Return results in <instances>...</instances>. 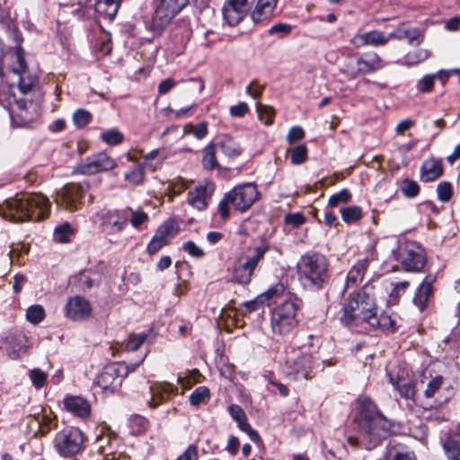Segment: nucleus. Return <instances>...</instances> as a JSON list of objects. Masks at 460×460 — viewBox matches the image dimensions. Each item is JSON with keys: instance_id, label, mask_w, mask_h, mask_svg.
<instances>
[{"instance_id": "obj_1", "label": "nucleus", "mask_w": 460, "mask_h": 460, "mask_svg": "<svg viewBox=\"0 0 460 460\" xmlns=\"http://www.w3.org/2000/svg\"><path fill=\"white\" fill-rule=\"evenodd\" d=\"M49 203L40 193H21L0 205V216L12 222L39 221L48 217Z\"/></svg>"}, {"instance_id": "obj_2", "label": "nucleus", "mask_w": 460, "mask_h": 460, "mask_svg": "<svg viewBox=\"0 0 460 460\" xmlns=\"http://www.w3.org/2000/svg\"><path fill=\"white\" fill-rule=\"evenodd\" d=\"M358 412L355 419L362 436L369 439L367 448H372L392 433V422L376 408L374 402L367 397L358 400Z\"/></svg>"}, {"instance_id": "obj_3", "label": "nucleus", "mask_w": 460, "mask_h": 460, "mask_svg": "<svg viewBox=\"0 0 460 460\" xmlns=\"http://www.w3.org/2000/svg\"><path fill=\"white\" fill-rule=\"evenodd\" d=\"M376 311L375 287L367 283L359 291L349 296L341 321L350 328L367 331V325Z\"/></svg>"}, {"instance_id": "obj_4", "label": "nucleus", "mask_w": 460, "mask_h": 460, "mask_svg": "<svg viewBox=\"0 0 460 460\" xmlns=\"http://www.w3.org/2000/svg\"><path fill=\"white\" fill-rule=\"evenodd\" d=\"M298 275L303 284L313 290H320L329 280V261L317 252L302 255L297 262Z\"/></svg>"}, {"instance_id": "obj_5", "label": "nucleus", "mask_w": 460, "mask_h": 460, "mask_svg": "<svg viewBox=\"0 0 460 460\" xmlns=\"http://www.w3.org/2000/svg\"><path fill=\"white\" fill-rule=\"evenodd\" d=\"M260 193L254 183H244L234 187L227 192L218 205V211L222 219L229 217V205L239 211H246L258 200Z\"/></svg>"}, {"instance_id": "obj_6", "label": "nucleus", "mask_w": 460, "mask_h": 460, "mask_svg": "<svg viewBox=\"0 0 460 460\" xmlns=\"http://www.w3.org/2000/svg\"><path fill=\"white\" fill-rule=\"evenodd\" d=\"M300 309V302L289 299L276 306L270 316V326L274 334L285 336L289 334L297 325L296 314Z\"/></svg>"}, {"instance_id": "obj_7", "label": "nucleus", "mask_w": 460, "mask_h": 460, "mask_svg": "<svg viewBox=\"0 0 460 460\" xmlns=\"http://www.w3.org/2000/svg\"><path fill=\"white\" fill-rule=\"evenodd\" d=\"M10 106V116L12 124L14 127L25 128L36 121L40 114L41 108L39 102L27 100H17L11 96L4 100Z\"/></svg>"}, {"instance_id": "obj_8", "label": "nucleus", "mask_w": 460, "mask_h": 460, "mask_svg": "<svg viewBox=\"0 0 460 460\" xmlns=\"http://www.w3.org/2000/svg\"><path fill=\"white\" fill-rule=\"evenodd\" d=\"M13 64L10 66V71L17 79V85L22 94L30 93L38 83V77L31 74L28 70L24 50L21 44H17L13 54Z\"/></svg>"}, {"instance_id": "obj_9", "label": "nucleus", "mask_w": 460, "mask_h": 460, "mask_svg": "<svg viewBox=\"0 0 460 460\" xmlns=\"http://www.w3.org/2000/svg\"><path fill=\"white\" fill-rule=\"evenodd\" d=\"M84 436L77 428L59 431L54 439L58 452L63 456H71L83 450Z\"/></svg>"}, {"instance_id": "obj_10", "label": "nucleus", "mask_w": 460, "mask_h": 460, "mask_svg": "<svg viewBox=\"0 0 460 460\" xmlns=\"http://www.w3.org/2000/svg\"><path fill=\"white\" fill-rule=\"evenodd\" d=\"M128 367L120 363H111L106 365L102 371L95 378L93 385L99 386L103 391L114 393L122 383V380L128 376Z\"/></svg>"}, {"instance_id": "obj_11", "label": "nucleus", "mask_w": 460, "mask_h": 460, "mask_svg": "<svg viewBox=\"0 0 460 460\" xmlns=\"http://www.w3.org/2000/svg\"><path fill=\"white\" fill-rule=\"evenodd\" d=\"M188 4V0H158L152 21L155 31H161Z\"/></svg>"}, {"instance_id": "obj_12", "label": "nucleus", "mask_w": 460, "mask_h": 460, "mask_svg": "<svg viewBox=\"0 0 460 460\" xmlns=\"http://www.w3.org/2000/svg\"><path fill=\"white\" fill-rule=\"evenodd\" d=\"M89 189L88 182L69 183L57 192L55 199L58 206L69 211L80 208L81 200Z\"/></svg>"}, {"instance_id": "obj_13", "label": "nucleus", "mask_w": 460, "mask_h": 460, "mask_svg": "<svg viewBox=\"0 0 460 460\" xmlns=\"http://www.w3.org/2000/svg\"><path fill=\"white\" fill-rule=\"evenodd\" d=\"M128 222V210L112 209L101 215V232L106 235H115L121 233Z\"/></svg>"}, {"instance_id": "obj_14", "label": "nucleus", "mask_w": 460, "mask_h": 460, "mask_svg": "<svg viewBox=\"0 0 460 460\" xmlns=\"http://www.w3.org/2000/svg\"><path fill=\"white\" fill-rule=\"evenodd\" d=\"M115 166L116 162L107 154L98 153L78 164L75 172L83 175H93L112 170Z\"/></svg>"}, {"instance_id": "obj_15", "label": "nucleus", "mask_w": 460, "mask_h": 460, "mask_svg": "<svg viewBox=\"0 0 460 460\" xmlns=\"http://www.w3.org/2000/svg\"><path fill=\"white\" fill-rule=\"evenodd\" d=\"M399 260L406 271H420L426 264L424 250L415 243H408L403 246Z\"/></svg>"}, {"instance_id": "obj_16", "label": "nucleus", "mask_w": 460, "mask_h": 460, "mask_svg": "<svg viewBox=\"0 0 460 460\" xmlns=\"http://www.w3.org/2000/svg\"><path fill=\"white\" fill-rule=\"evenodd\" d=\"M66 316L73 321H83L91 315L90 303L80 296L70 297L66 302Z\"/></svg>"}, {"instance_id": "obj_17", "label": "nucleus", "mask_w": 460, "mask_h": 460, "mask_svg": "<svg viewBox=\"0 0 460 460\" xmlns=\"http://www.w3.org/2000/svg\"><path fill=\"white\" fill-rule=\"evenodd\" d=\"M213 192V183L206 181L189 191L188 203L199 210H203L208 207V200L211 199Z\"/></svg>"}, {"instance_id": "obj_18", "label": "nucleus", "mask_w": 460, "mask_h": 460, "mask_svg": "<svg viewBox=\"0 0 460 460\" xmlns=\"http://www.w3.org/2000/svg\"><path fill=\"white\" fill-rule=\"evenodd\" d=\"M400 320L396 314H388L386 312L377 314L376 310L367 325V331L379 329L383 332H394L397 330Z\"/></svg>"}, {"instance_id": "obj_19", "label": "nucleus", "mask_w": 460, "mask_h": 460, "mask_svg": "<svg viewBox=\"0 0 460 460\" xmlns=\"http://www.w3.org/2000/svg\"><path fill=\"white\" fill-rule=\"evenodd\" d=\"M314 367V358L310 353H301L290 365L289 374L294 375L296 379H310L311 373Z\"/></svg>"}, {"instance_id": "obj_20", "label": "nucleus", "mask_w": 460, "mask_h": 460, "mask_svg": "<svg viewBox=\"0 0 460 460\" xmlns=\"http://www.w3.org/2000/svg\"><path fill=\"white\" fill-rule=\"evenodd\" d=\"M435 281V276L430 274L427 275L414 294L412 302L420 311H423L429 305L432 296L433 284Z\"/></svg>"}, {"instance_id": "obj_21", "label": "nucleus", "mask_w": 460, "mask_h": 460, "mask_svg": "<svg viewBox=\"0 0 460 460\" xmlns=\"http://www.w3.org/2000/svg\"><path fill=\"white\" fill-rule=\"evenodd\" d=\"M151 398L148 405L151 408L157 407L162 402L167 399L171 394L177 393L178 388L171 383L164 382L150 385Z\"/></svg>"}, {"instance_id": "obj_22", "label": "nucleus", "mask_w": 460, "mask_h": 460, "mask_svg": "<svg viewBox=\"0 0 460 460\" xmlns=\"http://www.w3.org/2000/svg\"><path fill=\"white\" fill-rule=\"evenodd\" d=\"M389 41L388 35L379 31H373L362 34L355 35L351 42L358 48L366 45L382 46Z\"/></svg>"}, {"instance_id": "obj_23", "label": "nucleus", "mask_w": 460, "mask_h": 460, "mask_svg": "<svg viewBox=\"0 0 460 460\" xmlns=\"http://www.w3.org/2000/svg\"><path fill=\"white\" fill-rule=\"evenodd\" d=\"M248 11L249 9L241 6V4L234 0H227L222 10L224 18L230 26L238 24Z\"/></svg>"}, {"instance_id": "obj_24", "label": "nucleus", "mask_w": 460, "mask_h": 460, "mask_svg": "<svg viewBox=\"0 0 460 460\" xmlns=\"http://www.w3.org/2000/svg\"><path fill=\"white\" fill-rule=\"evenodd\" d=\"M25 335L21 332L7 336L5 350L9 357L13 359H16L20 358L21 355L24 354L27 349Z\"/></svg>"}, {"instance_id": "obj_25", "label": "nucleus", "mask_w": 460, "mask_h": 460, "mask_svg": "<svg viewBox=\"0 0 460 460\" xmlns=\"http://www.w3.org/2000/svg\"><path fill=\"white\" fill-rule=\"evenodd\" d=\"M369 259L365 258L358 260L349 270L346 278L345 288H352L357 287L364 278L368 268Z\"/></svg>"}, {"instance_id": "obj_26", "label": "nucleus", "mask_w": 460, "mask_h": 460, "mask_svg": "<svg viewBox=\"0 0 460 460\" xmlns=\"http://www.w3.org/2000/svg\"><path fill=\"white\" fill-rule=\"evenodd\" d=\"M443 173L442 164L435 158L427 159L420 167V180L423 182L434 181Z\"/></svg>"}, {"instance_id": "obj_27", "label": "nucleus", "mask_w": 460, "mask_h": 460, "mask_svg": "<svg viewBox=\"0 0 460 460\" xmlns=\"http://www.w3.org/2000/svg\"><path fill=\"white\" fill-rule=\"evenodd\" d=\"M277 0H258L251 18L254 23H261L269 20L276 8Z\"/></svg>"}, {"instance_id": "obj_28", "label": "nucleus", "mask_w": 460, "mask_h": 460, "mask_svg": "<svg viewBox=\"0 0 460 460\" xmlns=\"http://www.w3.org/2000/svg\"><path fill=\"white\" fill-rule=\"evenodd\" d=\"M65 408L80 418H86L90 414V404L86 400L79 396H69L64 401Z\"/></svg>"}, {"instance_id": "obj_29", "label": "nucleus", "mask_w": 460, "mask_h": 460, "mask_svg": "<svg viewBox=\"0 0 460 460\" xmlns=\"http://www.w3.org/2000/svg\"><path fill=\"white\" fill-rule=\"evenodd\" d=\"M255 268L245 259L235 262L233 272L234 281L242 285L251 282Z\"/></svg>"}, {"instance_id": "obj_30", "label": "nucleus", "mask_w": 460, "mask_h": 460, "mask_svg": "<svg viewBox=\"0 0 460 460\" xmlns=\"http://www.w3.org/2000/svg\"><path fill=\"white\" fill-rule=\"evenodd\" d=\"M217 149L229 158L239 156L243 149L240 145L231 137L224 136L218 141L214 143Z\"/></svg>"}, {"instance_id": "obj_31", "label": "nucleus", "mask_w": 460, "mask_h": 460, "mask_svg": "<svg viewBox=\"0 0 460 460\" xmlns=\"http://www.w3.org/2000/svg\"><path fill=\"white\" fill-rule=\"evenodd\" d=\"M389 40L391 39L406 40L408 43L419 45L421 41V34L417 29L398 27L393 32L388 34Z\"/></svg>"}, {"instance_id": "obj_32", "label": "nucleus", "mask_w": 460, "mask_h": 460, "mask_svg": "<svg viewBox=\"0 0 460 460\" xmlns=\"http://www.w3.org/2000/svg\"><path fill=\"white\" fill-rule=\"evenodd\" d=\"M270 244L265 237H260L253 241V253L245 259L256 269L258 263L263 259L265 253L270 250Z\"/></svg>"}, {"instance_id": "obj_33", "label": "nucleus", "mask_w": 460, "mask_h": 460, "mask_svg": "<svg viewBox=\"0 0 460 460\" xmlns=\"http://www.w3.org/2000/svg\"><path fill=\"white\" fill-rule=\"evenodd\" d=\"M443 447L450 460H460V432L451 433Z\"/></svg>"}, {"instance_id": "obj_34", "label": "nucleus", "mask_w": 460, "mask_h": 460, "mask_svg": "<svg viewBox=\"0 0 460 460\" xmlns=\"http://www.w3.org/2000/svg\"><path fill=\"white\" fill-rule=\"evenodd\" d=\"M359 62L362 75L374 73L383 67V61L376 53L369 54L366 58L360 57Z\"/></svg>"}, {"instance_id": "obj_35", "label": "nucleus", "mask_w": 460, "mask_h": 460, "mask_svg": "<svg viewBox=\"0 0 460 460\" xmlns=\"http://www.w3.org/2000/svg\"><path fill=\"white\" fill-rule=\"evenodd\" d=\"M120 0H97L95 11L109 19H113L119 10Z\"/></svg>"}, {"instance_id": "obj_36", "label": "nucleus", "mask_w": 460, "mask_h": 460, "mask_svg": "<svg viewBox=\"0 0 460 460\" xmlns=\"http://www.w3.org/2000/svg\"><path fill=\"white\" fill-rule=\"evenodd\" d=\"M217 146L214 143H210L206 146L202 151V166L207 171H213L219 168V164L217 159Z\"/></svg>"}, {"instance_id": "obj_37", "label": "nucleus", "mask_w": 460, "mask_h": 460, "mask_svg": "<svg viewBox=\"0 0 460 460\" xmlns=\"http://www.w3.org/2000/svg\"><path fill=\"white\" fill-rule=\"evenodd\" d=\"M75 229L68 222L57 226L54 230V239L61 243H68L75 234Z\"/></svg>"}, {"instance_id": "obj_38", "label": "nucleus", "mask_w": 460, "mask_h": 460, "mask_svg": "<svg viewBox=\"0 0 460 460\" xmlns=\"http://www.w3.org/2000/svg\"><path fill=\"white\" fill-rule=\"evenodd\" d=\"M389 380L390 383L398 390L401 396L406 399H410L415 395V386L411 382H403L401 384L400 379H394L391 374H389Z\"/></svg>"}, {"instance_id": "obj_39", "label": "nucleus", "mask_w": 460, "mask_h": 460, "mask_svg": "<svg viewBox=\"0 0 460 460\" xmlns=\"http://www.w3.org/2000/svg\"><path fill=\"white\" fill-rule=\"evenodd\" d=\"M287 153L290 155V161L295 165H299L307 160V147L305 144L288 148Z\"/></svg>"}, {"instance_id": "obj_40", "label": "nucleus", "mask_w": 460, "mask_h": 460, "mask_svg": "<svg viewBox=\"0 0 460 460\" xmlns=\"http://www.w3.org/2000/svg\"><path fill=\"white\" fill-rule=\"evenodd\" d=\"M446 74V71L440 70L434 75H426L420 80H419L417 88L420 93H426L431 92L436 78H440L442 75Z\"/></svg>"}, {"instance_id": "obj_41", "label": "nucleus", "mask_w": 460, "mask_h": 460, "mask_svg": "<svg viewBox=\"0 0 460 460\" xmlns=\"http://www.w3.org/2000/svg\"><path fill=\"white\" fill-rule=\"evenodd\" d=\"M125 210H128V221L136 229H140L142 225L149 220L148 215L141 209L133 210L128 208Z\"/></svg>"}, {"instance_id": "obj_42", "label": "nucleus", "mask_w": 460, "mask_h": 460, "mask_svg": "<svg viewBox=\"0 0 460 460\" xmlns=\"http://www.w3.org/2000/svg\"><path fill=\"white\" fill-rule=\"evenodd\" d=\"M400 190L404 197L411 199L420 193V186L415 181L406 178L401 181Z\"/></svg>"}, {"instance_id": "obj_43", "label": "nucleus", "mask_w": 460, "mask_h": 460, "mask_svg": "<svg viewBox=\"0 0 460 460\" xmlns=\"http://www.w3.org/2000/svg\"><path fill=\"white\" fill-rule=\"evenodd\" d=\"M178 231L179 226L177 223L172 219H168L158 227L156 234L167 241L169 237L174 236Z\"/></svg>"}, {"instance_id": "obj_44", "label": "nucleus", "mask_w": 460, "mask_h": 460, "mask_svg": "<svg viewBox=\"0 0 460 460\" xmlns=\"http://www.w3.org/2000/svg\"><path fill=\"white\" fill-rule=\"evenodd\" d=\"M342 220L347 224H352L362 217V209L358 206H351L341 209Z\"/></svg>"}, {"instance_id": "obj_45", "label": "nucleus", "mask_w": 460, "mask_h": 460, "mask_svg": "<svg viewBox=\"0 0 460 460\" xmlns=\"http://www.w3.org/2000/svg\"><path fill=\"white\" fill-rule=\"evenodd\" d=\"M210 392L206 386H199L190 395V402L193 406H198L206 402L209 399Z\"/></svg>"}, {"instance_id": "obj_46", "label": "nucleus", "mask_w": 460, "mask_h": 460, "mask_svg": "<svg viewBox=\"0 0 460 460\" xmlns=\"http://www.w3.org/2000/svg\"><path fill=\"white\" fill-rule=\"evenodd\" d=\"M285 291V286L283 283H277L276 285L270 287L268 290L261 293V296H262V298L267 304V305H270V301L275 300L276 298L279 297L281 295H283Z\"/></svg>"}, {"instance_id": "obj_47", "label": "nucleus", "mask_w": 460, "mask_h": 460, "mask_svg": "<svg viewBox=\"0 0 460 460\" xmlns=\"http://www.w3.org/2000/svg\"><path fill=\"white\" fill-rule=\"evenodd\" d=\"M44 317L45 311L40 305H31L26 311L27 320L33 324H38L44 319Z\"/></svg>"}, {"instance_id": "obj_48", "label": "nucleus", "mask_w": 460, "mask_h": 460, "mask_svg": "<svg viewBox=\"0 0 460 460\" xmlns=\"http://www.w3.org/2000/svg\"><path fill=\"white\" fill-rule=\"evenodd\" d=\"M360 57H353L348 59L344 64L342 71L351 77H357L361 74V66L359 65Z\"/></svg>"}, {"instance_id": "obj_49", "label": "nucleus", "mask_w": 460, "mask_h": 460, "mask_svg": "<svg viewBox=\"0 0 460 460\" xmlns=\"http://www.w3.org/2000/svg\"><path fill=\"white\" fill-rule=\"evenodd\" d=\"M351 199V194L347 189H342L338 193L329 198L328 205L331 208L338 207L340 204H346Z\"/></svg>"}, {"instance_id": "obj_50", "label": "nucleus", "mask_w": 460, "mask_h": 460, "mask_svg": "<svg viewBox=\"0 0 460 460\" xmlns=\"http://www.w3.org/2000/svg\"><path fill=\"white\" fill-rule=\"evenodd\" d=\"M228 412L231 417L236 421L238 428L243 427V423H247V417L244 411L237 404H231L228 407Z\"/></svg>"}, {"instance_id": "obj_51", "label": "nucleus", "mask_w": 460, "mask_h": 460, "mask_svg": "<svg viewBox=\"0 0 460 460\" xmlns=\"http://www.w3.org/2000/svg\"><path fill=\"white\" fill-rule=\"evenodd\" d=\"M101 138L106 144L114 146L122 142L123 135L118 129H110L102 133Z\"/></svg>"}, {"instance_id": "obj_52", "label": "nucleus", "mask_w": 460, "mask_h": 460, "mask_svg": "<svg viewBox=\"0 0 460 460\" xmlns=\"http://www.w3.org/2000/svg\"><path fill=\"white\" fill-rule=\"evenodd\" d=\"M444 382V377L442 376H437L433 377L427 385V387L424 391V395L426 398H432L440 389L442 384Z\"/></svg>"}, {"instance_id": "obj_53", "label": "nucleus", "mask_w": 460, "mask_h": 460, "mask_svg": "<svg viewBox=\"0 0 460 460\" xmlns=\"http://www.w3.org/2000/svg\"><path fill=\"white\" fill-rule=\"evenodd\" d=\"M185 132L192 134L197 139H202L208 134V124L207 122L197 125L189 124L185 127Z\"/></svg>"}, {"instance_id": "obj_54", "label": "nucleus", "mask_w": 460, "mask_h": 460, "mask_svg": "<svg viewBox=\"0 0 460 460\" xmlns=\"http://www.w3.org/2000/svg\"><path fill=\"white\" fill-rule=\"evenodd\" d=\"M91 113L85 110L80 109L75 111L73 120L77 128H84L91 121Z\"/></svg>"}, {"instance_id": "obj_55", "label": "nucleus", "mask_w": 460, "mask_h": 460, "mask_svg": "<svg viewBox=\"0 0 460 460\" xmlns=\"http://www.w3.org/2000/svg\"><path fill=\"white\" fill-rule=\"evenodd\" d=\"M32 385L37 388H41L47 380V374L40 368H33L29 373Z\"/></svg>"}, {"instance_id": "obj_56", "label": "nucleus", "mask_w": 460, "mask_h": 460, "mask_svg": "<svg viewBox=\"0 0 460 460\" xmlns=\"http://www.w3.org/2000/svg\"><path fill=\"white\" fill-rule=\"evenodd\" d=\"M257 111L264 124L270 125L272 123V119L275 115V111L272 107L260 104L257 106Z\"/></svg>"}, {"instance_id": "obj_57", "label": "nucleus", "mask_w": 460, "mask_h": 460, "mask_svg": "<svg viewBox=\"0 0 460 460\" xmlns=\"http://www.w3.org/2000/svg\"><path fill=\"white\" fill-rule=\"evenodd\" d=\"M438 198L442 202H447L453 194L452 185L447 181L440 182L437 187Z\"/></svg>"}, {"instance_id": "obj_58", "label": "nucleus", "mask_w": 460, "mask_h": 460, "mask_svg": "<svg viewBox=\"0 0 460 460\" xmlns=\"http://www.w3.org/2000/svg\"><path fill=\"white\" fill-rule=\"evenodd\" d=\"M292 25L279 22L272 25L269 29L268 33L270 35H278L279 38H282L288 35L292 31Z\"/></svg>"}, {"instance_id": "obj_59", "label": "nucleus", "mask_w": 460, "mask_h": 460, "mask_svg": "<svg viewBox=\"0 0 460 460\" xmlns=\"http://www.w3.org/2000/svg\"><path fill=\"white\" fill-rule=\"evenodd\" d=\"M144 174V166L139 165L132 168L128 172H127L125 178L127 181L134 184H138L142 182Z\"/></svg>"}, {"instance_id": "obj_60", "label": "nucleus", "mask_w": 460, "mask_h": 460, "mask_svg": "<svg viewBox=\"0 0 460 460\" xmlns=\"http://www.w3.org/2000/svg\"><path fill=\"white\" fill-rule=\"evenodd\" d=\"M167 241L163 237L159 236L156 233L148 243L147 252L151 255L158 252L165 244Z\"/></svg>"}, {"instance_id": "obj_61", "label": "nucleus", "mask_w": 460, "mask_h": 460, "mask_svg": "<svg viewBox=\"0 0 460 460\" xmlns=\"http://www.w3.org/2000/svg\"><path fill=\"white\" fill-rule=\"evenodd\" d=\"M264 305H267L265 304L262 296L261 294L257 296L254 299L246 301L243 304V306L244 308V313H251L253 311L258 310L260 307H262Z\"/></svg>"}, {"instance_id": "obj_62", "label": "nucleus", "mask_w": 460, "mask_h": 460, "mask_svg": "<svg viewBox=\"0 0 460 460\" xmlns=\"http://www.w3.org/2000/svg\"><path fill=\"white\" fill-rule=\"evenodd\" d=\"M146 334H139L137 336H133V337H130L127 342H126V345H125V348L128 349V350H130V351H136L137 350L140 346L144 343V341H146Z\"/></svg>"}, {"instance_id": "obj_63", "label": "nucleus", "mask_w": 460, "mask_h": 460, "mask_svg": "<svg viewBox=\"0 0 460 460\" xmlns=\"http://www.w3.org/2000/svg\"><path fill=\"white\" fill-rule=\"evenodd\" d=\"M305 137V131L299 126L292 127L287 135V141L292 145Z\"/></svg>"}, {"instance_id": "obj_64", "label": "nucleus", "mask_w": 460, "mask_h": 460, "mask_svg": "<svg viewBox=\"0 0 460 460\" xmlns=\"http://www.w3.org/2000/svg\"><path fill=\"white\" fill-rule=\"evenodd\" d=\"M175 460H198V447L195 445H190L187 449Z\"/></svg>"}]
</instances>
